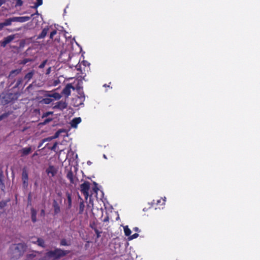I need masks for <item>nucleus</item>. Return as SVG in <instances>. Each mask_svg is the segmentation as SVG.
Masks as SVG:
<instances>
[{
  "label": "nucleus",
  "instance_id": "1",
  "mask_svg": "<svg viewBox=\"0 0 260 260\" xmlns=\"http://www.w3.org/2000/svg\"><path fill=\"white\" fill-rule=\"evenodd\" d=\"M27 246L22 243L13 245L10 248L12 258L18 259L22 256L26 251Z\"/></svg>",
  "mask_w": 260,
  "mask_h": 260
},
{
  "label": "nucleus",
  "instance_id": "2",
  "mask_svg": "<svg viewBox=\"0 0 260 260\" xmlns=\"http://www.w3.org/2000/svg\"><path fill=\"white\" fill-rule=\"evenodd\" d=\"M70 252V250H62L60 248H55L54 250L47 252V256L55 259H60Z\"/></svg>",
  "mask_w": 260,
  "mask_h": 260
},
{
  "label": "nucleus",
  "instance_id": "3",
  "mask_svg": "<svg viewBox=\"0 0 260 260\" xmlns=\"http://www.w3.org/2000/svg\"><path fill=\"white\" fill-rule=\"evenodd\" d=\"M30 17L29 16H22V17H13L6 19L4 22H2L3 26H9L12 24L13 22H24L30 20Z\"/></svg>",
  "mask_w": 260,
  "mask_h": 260
},
{
  "label": "nucleus",
  "instance_id": "4",
  "mask_svg": "<svg viewBox=\"0 0 260 260\" xmlns=\"http://www.w3.org/2000/svg\"><path fill=\"white\" fill-rule=\"evenodd\" d=\"M90 188V183L89 182L85 181L80 185V191L85 196L86 199L89 196L88 191Z\"/></svg>",
  "mask_w": 260,
  "mask_h": 260
},
{
  "label": "nucleus",
  "instance_id": "5",
  "mask_svg": "<svg viewBox=\"0 0 260 260\" xmlns=\"http://www.w3.org/2000/svg\"><path fill=\"white\" fill-rule=\"evenodd\" d=\"M51 98H53L55 99L59 100L60 99V96L58 93H54L52 94L48 95V98L43 99L40 101V103L42 104H49L53 101V100L51 99Z\"/></svg>",
  "mask_w": 260,
  "mask_h": 260
},
{
  "label": "nucleus",
  "instance_id": "6",
  "mask_svg": "<svg viewBox=\"0 0 260 260\" xmlns=\"http://www.w3.org/2000/svg\"><path fill=\"white\" fill-rule=\"evenodd\" d=\"M15 35H11L4 38L3 40L0 42L1 46L3 47H5L15 38Z\"/></svg>",
  "mask_w": 260,
  "mask_h": 260
},
{
  "label": "nucleus",
  "instance_id": "7",
  "mask_svg": "<svg viewBox=\"0 0 260 260\" xmlns=\"http://www.w3.org/2000/svg\"><path fill=\"white\" fill-rule=\"evenodd\" d=\"M71 89H75L74 87L71 84H68L62 89L61 93L66 97H69L71 95Z\"/></svg>",
  "mask_w": 260,
  "mask_h": 260
},
{
  "label": "nucleus",
  "instance_id": "8",
  "mask_svg": "<svg viewBox=\"0 0 260 260\" xmlns=\"http://www.w3.org/2000/svg\"><path fill=\"white\" fill-rule=\"evenodd\" d=\"M28 176L27 171L23 169L22 172V181L23 186L27 187L28 185Z\"/></svg>",
  "mask_w": 260,
  "mask_h": 260
},
{
  "label": "nucleus",
  "instance_id": "9",
  "mask_svg": "<svg viewBox=\"0 0 260 260\" xmlns=\"http://www.w3.org/2000/svg\"><path fill=\"white\" fill-rule=\"evenodd\" d=\"M46 173L50 177L55 176L57 173V170L53 166H49L46 170Z\"/></svg>",
  "mask_w": 260,
  "mask_h": 260
},
{
  "label": "nucleus",
  "instance_id": "10",
  "mask_svg": "<svg viewBox=\"0 0 260 260\" xmlns=\"http://www.w3.org/2000/svg\"><path fill=\"white\" fill-rule=\"evenodd\" d=\"M19 152L20 153V156L23 157L24 156H26L32 152L31 147L29 146L22 148Z\"/></svg>",
  "mask_w": 260,
  "mask_h": 260
},
{
  "label": "nucleus",
  "instance_id": "11",
  "mask_svg": "<svg viewBox=\"0 0 260 260\" xmlns=\"http://www.w3.org/2000/svg\"><path fill=\"white\" fill-rule=\"evenodd\" d=\"M68 104L67 103L64 101H59L55 105L54 108H58V109H60L61 110H62L63 109H65L67 107Z\"/></svg>",
  "mask_w": 260,
  "mask_h": 260
},
{
  "label": "nucleus",
  "instance_id": "12",
  "mask_svg": "<svg viewBox=\"0 0 260 260\" xmlns=\"http://www.w3.org/2000/svg\"><path fill=\"white\" fill-rule=\"evenodd\" d=\"M53 207L54 209V214H57L60 212V207L58 204V202L56 200H53Z\"/></svg>",
  "mask_w": 260,
  "mask_h": 260
},
{
  "label": "nucleus",
  "instance_id": "13",
  "mask_svg": "<svg viewBox=\"0 0 260 260\" xmlns=\"http://www.w3.org/2000/svg\"><path fill=\"white\" fill-rule=\"evenodd\" d=\"M33 243H36L38 246L43 247L45 248L46 245L45 243V241L43 239L41 238H38L37 240L36 241H32Z\"/></svg>",
  "mask_w": 260,
  "mask_h": 260
},
{
  "label": "nucleus",
  "instance_id": "14",
  "mask_svg": "<svg viewBox=\"0 0 260 260\" xmlns=\"http://www.w3.org/2000/svg\"><path fill=\"white\" fill-rule=\"evenodd\" d=\"M36 253L39 254L40 253L38 251H35L32 253L29 254L27 255V259L26 260H45L44 258H35V259H33L34 258L36 257Z\"/></svg>",
  "mask_w": 260,
  "mask_h": 260
},
{
  "label": "nucleus",
  "instance_id": "15",
  "mask_svg": "<svg viewBox=\"0 0 260 260\" xmlns=\"http://www.w3.org/2000/svg\"><path fill=\"white\" fill-rule=\"evenodd\" d=\"M22 71L21 69H16L11 71L8 76L9 78H13L16 75H18Z\"/></svg>",
  "mask_w": 260,
  "mask_h": 260
},
{
  "label": "nucleus",
  "instance_id": "16",
  "mask_svg": "<svg viewBox=\"0 0 260 260\" xmlns=\"http://www.w3.org/2000/svg\"><path fill=\"white\" fill-rule=\"evenodd\" d=\"M81 121V117H75L74 118L72 121H71V126L73 127H76L77 125L80 123Z\"/></svg>",
  "mask_w": 260,
  "mask_h": 260
},
{
  "label": "nucleus",
  "instance_id": "17",
  "mask_svg": "<svg viewBox=\"0 0 260 260\" xmlns=\"http://www.w3.org/2000/svg\"><path fill=\"white\" fill-rule=\"evenodd\" d=\"M34 75V71H31L27 73L24 77L23 79L26 80V83H28Z\"/></svg>",
  "mask_w": 260,
  "mask_h": 260
},
{
  "label": "nucleus",
  "instance_id": "18",
  "mask_svg": "<svg viewBox=\"0 0 260 260\" xmlns=\"http://www.w3.org/2000/svg\"><path fill=\"white\" fill-rule=\"evenodd\" d=\"M48 26H47L46 28H44L42 30L41 33L38 36V39L44 38L46 36L48 32Z\"/></svg>",
  "mask_w": 260,
  "mask_h": 260
},
{
  "label": "nucleus",
  "instance_id": "19",
  "mask_svg": "<svg viewBox=\"0 0 260 260\" xmlns=\"http://www.w3.org/2000/svg\"><path fill=\"white\" fill-rule=\"evenodd\" d=\"M71 241L64 238L61 239V241H60V246H71Z\"/></svg>",
  "mask_w": 260,
  "mask_h": 260
},
{
  "label": "nucleus",
  "instance_id": "20",
  "mask_svg": "<svg viewBox=\"0 0 260 260\" xmlns=\"http://www.w3.org/2000/svg\"><path fill=\"white\" fill-rule=\"evenodd\" d=\"M66 196L67 198V201L68 204V208H71L72 205V194L69 192L66 193Z\"/></svg>",
  "mask_w": 260,
  "mask_h": 260
},
{
  "label": "nucleus",
  "instance_id": "21",
  "mask_svg": "<svg viewBox=\"0 0 260 260\" xmlns=\"http://www.w3.org/2000/svg\"><path fill=\"white\" fill-rule=\"evenodd\" d=\"M67 177L71 183H74V174L72 171H70L68 172Z\"/></svg>",
  "mask_w": 260,
  "mask_h": 260
},
{
  "label": "nucleus",
  "instance_id": "22",
  "mask_svg": "<svg viewBox=\"0 0 260 260\" xmlns=\"http://www.w3.org/2000/svg\"><path fill=\"white\" fill-rule=\"evenodd\" d=\"M85 208V205L83 201H81L79 204V214H82Z\"/></svg>",
  "mask_w": 260,
  "mask_h": 260
},
{
  "label": "nucleus",
  "instance_id": "23",
  "mask_svg": "<svg viewBox=\"0 0 260 260\" xmlns=\"http://www.w3.org/2000/svg\"><path fill=\"white\" fill-rule=\"evenodd\" d=\"M124 232L125 234V236H130L131 234V231L129 229L127 225L124 226Z\"/></svg>",
  "mask_w": 260,
  "mask_h": 260
},
{
  "label": "nucleus",
  "instance_id": "24",
  "mask_svg": "<svg viewBox=\"0 0 260 260\" xmlns=\"http://www.w3.org/2000/svg\"><path fill=\"white\" fill-rule=\"evenodd\" d=\"M31 219L33 222H35L36 221V212L34 209H31Z\"/></svg>",
  "mask_w": 260,
  "mask_h": 260
},
{
  "label": "nucleus",
  "instance_id": "25",
  "mask_svg": "<svg viewBox=\"0 0 260 260\" xmlns=\"http://www.w3.org/2000/svg\"><path fill=\"white\" fill-rule=\"evenodd\" d=\"M52 118H47L44 120L43 122L40 123V124L42 125H46L48 123L50 122L51 121H52Z\"/></svg>",
  "mask_w": 260,
  "mask_h": 260
},
{
  "label": "nucleus",
  "instance_id": "26",
  "mask_svg": "<svg viewBox=\"0 0 260 260\" xmlns=\"http://www.w3.org/2000/svg\"><path fill=\"white\" fill-rule=\"evenodd\" d=\"M12 113L11 112H8L5 113L2 115H0V121H2L3 119L7 118L8 117L9 115H10Z\"/></svg>",
  "mask_w": 260,
  "mask_h": 260
},
{
  "label": "nucleus",
  "instance_id": "27",
  "mask_svg": "<svg viewBox=\"0 0 260 260\" xmlns=\"http://www.w3.org/2000/svg\"><path fill=\"white\" fill-rule=\"evenodd\" d=\"M3 178V171L1 169H0V184L2 185L3 186L4 185Z\"/></svg>",
  "mask_w": 260,
  "mask_h": 260
},
{
  "label": "nucleus",
  "instance_id": "28",
  "mask_svg": "<svg viewBox=\"0 0 260 260\" xmlns=\"http://www.w3.org/2000/svg\"><path fill=\"white\" fill-rule=\"evenodd\" d=\"M23 79L22 77L18 78V80H17V82L15 86V87H19L20 86V85H21V84L23 82Z\"/></svg>",
  "mask_w": 260,
  "mask_h": 260
},
{
  "label": "nucleus",
  "instance_id": "29",
  "mask_svg": "<svg viewBox=\"0 0 260 260\" xmlns=\"http://www.w3.org/2000/svg\"><path fill=\"white\" fill-rule=\"evenodd\" d=\"M42 0H37V3L35 4V6H34V8H37L39 6L42 5Z\"/></svg>",
  "mask_w": 260,
  "mask_h": 260
},
{
  "label": "nucleus",
  "instance_id": "30",
  "mask_svg": "<svg viewBox=\"0 0 260 260\" xmlns=\"http://www.w3.org/2000/svg\"><path fill=\"white\" fill-rule=\"evenodd\" d=\"M62 131L61 129H59L54 134V136L53 137V139H56L58 138L60 136V133H61Z\"/></svg>",
  "mask_w": 260,
  "mask_h": 260
},
{
  "label": "nucleus",
  "instance_id": "31",
  "mask_svg": "<svg viewBox=\"0 0 260 260\" xmlns=\"http://www.w3.org/2000/svg\"><path fill=\"white\" fill-rule=\"evenodd\" d=\"M47 62V59H46L44 60L39 66V69H43V68L45 67V65L46 64Z\"/></svg>",
  "mask_w": 260,
  "mask_h": 260
},
{
  "label": "nucleus",
  "instance_id": "32",
  "mask_svg": "<svg viewBox=\"0 0 260 260\" xmlns=\"http://www.w3.org/2000/svg\"><path fill=\"white\" fill-rule=\"evenodd\" d=\"M94 186L92 187V190L95 192L97 193L99 191V188L98 187V184L96 182H94Z\"/></svg>",
  "mask_w": 260,
  "mask_h": 260
},
{
  "label": "nucleus",
  "instance_id": "33",
  "mask_svg": "<svg viewBox=\"0 0 260 260\" xmlns=\"http://www.w3.org/2000/svg\"><path fill=\"white\" fill-rule=\"evenodd\" d=\"M53 114L52 112H47L45 113H44L42 116V118H45L48 117L49 115Z\"/></svg>",
  "mask_w": 260,
  "mask_h": 260
},
{
  "label": "nucleus",
  "instance_id": "34",
  "mask_svg": "<svg viewBox=\"0 0 260 260\" xmlns=\"http://www.w3.org/2000/svg\"><path fill=\"white\" fill-rule=\"evenodd\" d=\"M7 205V202L4 201H2L0 202V208L1 209L4 208Z\"/></svg>",
  "mask_w": 260,
  "mask_h": 260
},
{
  "label": "nucleus",
  "instance_id": "35",
  "mask_svg": "<svg viewBox=\"0 0 260 260\" xmlns=\"http://www.w3.org/2000/svg\"><path fill=\"white\" fill-rule=\"evenodd\" d=\"M161 203H162L161 205H165V199H161L159 200H157V205L160 204Z\"/></svg>",
  "mask_w": 260,
  "mask_h": 260
},
{
  "label": "nucleus",
  "instance_id": "36",
  "mask_svg": "<svg viewBox=\"0 0 260 260\" xmlns=\"http://www.w3.org/2000/svg\"><path fill=\"white\" fill-rule=\"evenodd\" d=\"M57 34V30H53L52 31H51L50 34L49 38L50 39H53V37L54 35H55Z\"/></svg>",
  "mask_w": 260,
  "mask_h": 260
},
{
  "label": "nucleus",
  "instance_id": "37",
  "mask_svg": "<svg viewBox=\"0 0 260 260\" xmlns=\"http://www.w3.org/2000/svg\"><path fill=\"white\" fill-rule=\"evenodd\" d=\"M138 237H139V234L135 233V234H133V235L130 236L129 237V239L130 240H132L134 239H136V238H138Z\"/></svg>",
  "mask_w": 260,
  "mask_h": 260
},
{
  "label": "nucleus",
  "instance_id": "38",
  "mask_svg": "<svg viewBox=\"0 0 260 260\" xmlns=\"http://www.w3.org/2000/svg\"><path fill=\"white\" fill-rule=\"evenodd\" d=\"M96 235V238H99L101 236L100 234L101 233V232H100L99 230H98V229H95V232H94Z\"/></svg>",
  "mask_w": 260,
  "mask_h": 260
},
{
  "label": "nucleus",
  "instance_id": "39",
  "mask_svg": "<svg viewBox=\"0 0 260 260\" xmlns=\"http://www.w3.org/2000/svg\"><path fill=\"white\" fill-rule=\"evenodd\" d=\"M52 139H53V137H48V138H45V139H43L42 141V143H44V142H45L46 141H51Z\"/></svg>",
  "mask_w": 260,
  "mask_h": 260
},
{
  "label": "nucleus",
  "instance_id": "40",
  "mask_svg": "<svg viewBox=\"0 0 260 260\" xmlns=\"http://www.w3.org/2000/svg\"><path fill=\"white\" fill-rule=\"evenodd\" d=\"M57 142H55L53 144V145H52V146L51 147V148H50L51 150H53V151H55V149L57 147Z\"/></svg>",
  "mask_w": 260,
  "mask_h": 260
},
{
  "label": "nucleus",
  "instance_id": "41",
  "mask_svg": "<svg viewBox=\"0 0 260 260\" xmlns=\"http://www.w3.org/2000/svg\"><path fill=\"white\" fill-rule=\"evenodd\" d=\"M17 5L18 6H21L23 4L22 0H17Z\"/></svg>",
  "mask_w": 260,
  "mask_h": 260
},
{
  "label": "nucleus",
  "instance_id": "42",
  "mask_svg": "<svg viewBox=\"0 0 260 260\" xmlns=\"http://www.w3.org/2000/svg\"><path fill=\"white\" fill-rule=\"evenodd\" d=\"M90 226L94 230V231L95 232V229H98L96 227V225L94 223L92 224H90Z\"/></svg>",
  "mask_w": 260,
  "mask_h": 260
},
{
  "label": "nucleus",
  "instance_id": "43",
  "mask_svg": "<svg viewBox=\"0 0 260 260\" xmlns=\"http://www.w3.org/2000/svg\"><path fill=\"white\" fill-rule=\"evenodd\" d=\"M50 72H51V67H48L47 69L46 74L48 75L50 73Z\"/></svg>",
  "mask_w": 260,
  "mask_h": 260
},
{
  "label": "nucleus",
  "instance_id": "44",
  "mask_svg": "<svg viewBox=\"0 0 260 260\" xmlns=\"http://www.w3.org/2000/svg\"><path fill=\"white\" fill-rule=\"evenodd\" d=\"M5 0H0V6L5 3Z\"/></svg>",
  "mask_w": 260,
  "mask_h": 260
},
{
  "label": "nucleus",
  "instance_id": "45",
  "mask_svg": "<svg viewBox=\"0 0 260 260\" xmlns=\"http://www.w3.org/2000/svg\"><path fill=\"white\" fill-rule=\"evenodd\" d=\"M4 28L2 22L0 23V30H2Z\"/></svg>",
  "mask_w": 260,
  "mask_h": 260
},
{
  "label": "nucleus",
  "instance_id": "46",
  "mask_svg": "<svg viewBox=\"0 0 260 260\" xmlns=\"http://www.w3.org/2000/svg\"><path fill=\"white\" fill-rule=\"evenodd\" d=\"M134 230L136 232H138L139 231V228L138 227H135L134 229Z\"/></svg>",
  "mask_w": 260,
  "mask_h": 260
},
{
  "label": "nucleus",
  "instance_id": "47",
  "mask_svg": "<svg viewBox=\"0 0 260 260\" xmlns=\"http://www.w3.org/2000/svg\"><path fill=\"white\" fill-rule=\"evenodd\" d=\"M43 144V143H42V142H41L39 144V145L38 147H41V146L42 145V144Z\"/></svg>",
  "mask_w": 260,
  "mask_h": 260
},
{
  "label": "nucleus",
  "instance_id": "48",
  "mask_svg": "<svg viewBox=\"0 0 260 260\" xmlns=\"http://www.w3.org/2000/svg\"><path fill=\"white\" fill-rule=\"evenodd\" d=\"M37 155V153L36 152V153H34L33 156H35Z\"/></svg>",
  "mask_w": 260,
  "mask_h": 260
},
{
  "label": "nucleus",
  "instance_id": "49",
  "mask_svg": "<svg viewBox=\"0 0 260 260\" xmlns=\"http://www.w3.org/2000/svg\"><path fill=\"white\" fill-rule=\"evenodd\" d=\"M35 14L38 15V11H36V14Z\"/></svg>",
  "mask_w": 260,
  "mask_h": 260
},
{
  "label": "nucleus",
  "instance_id": "50",
  "mask_svg": "<svg viewBox=\"0 0 260 260\" xmlns=\"http://www.w3.org/2000/svg\"><path fill=\"white\" fill-rule=\"evenodd\" d=\"M42 212H44V210H42Z\"/></svg>",
  "mask_w": 260,
  "mask_h": 260
}]
</instances>
